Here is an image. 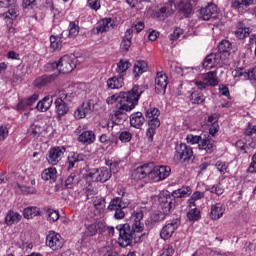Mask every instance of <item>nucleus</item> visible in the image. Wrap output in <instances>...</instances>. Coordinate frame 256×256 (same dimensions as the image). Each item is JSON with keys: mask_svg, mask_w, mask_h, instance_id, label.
I'll return each instance as SVG.
<instances>
[{"mask_svg": "<svg viewBox=\"0 0 256 256\" xmlns=\"http://www.w3.org/2000/svg\"><path fill=\"white\" fill-rule=\"evenodd\" d=\"M143 87L134 85L130 91L113 94L106 99L107 105L116 104L115 116L123 115L128 111H133L139 105V99L143 95Z\"/></svg>", "mask_w": 256, "mask_h": 256, "instance_id": "f257e3e1", "label": "nucleus"}, {"mask_svg": "<svg viewBox=\"0 0 256 256\" xmlns=\"http://www.w3.org/2000/svg\"><path fill=\"white\" fill-rule=\"evenodd\" d=\"M131 224H119L116 226V231L119 233L118 237V245L120 247H129L131 243H133V239L139 237L143 239L147 237L149 233L144 232L141 235H137V233H141L143 229H145V224H143V211H136L131 216Z\"/></svg>", "mask_w": 256, "mask_h": 256, "instance_id": "f03ea898", "label": "nucleus"}, {"mask_svg": "<svg viewBox=\"0 0 256 256\" xmlns=\"http://www.w3.org/2000/svg\"><path fill=\"white\" fill-rule=\"evenodd\" d=\"M175 11H178L183 17H189L193 13V5L190 0H168L162 7L155 11V17L157 19H165L169 15H173Z\"/></svg>", "mask_w": 256, "mask_h": 256, "instance_id": "7ed1b4c3", "label": "nucleus"}, {"mask_svg": "<svg viewBox=\"0 0 256 256\" xmlns=\"http://www.w3.org/2000/svg\"><path fill=\"white\" fill-rule=\"evenodd\" d=\"M175 199L171 196H165L163 194H160L158 196V202L160 205L161 211H157L152 216V220L154 223H159V221H165L166 215H169L171 213V209L175 207Z\"/></svg>", "mask_w": 256, "mask_h": 256, "instance_id": "20e7f679", "label": "nucleus"}, {"mask_svg": "<svg viewBox=\"0 0 256 256\" xmlns=\"http://www.w3.org/2000/svg\"><path fill=\"white\" fill-rule=\"evenodd\" d=\"M69 103H71V94L65 90H59L54 101L57 119H63L69 113Z\"/></svg>", "mask_w": 256, "mask_h": 256, "instance_id": "39448f33", "label": "nucleus"}, {"mask_svg": "<svg viewBox=\"0 0 256 256\" xmlns=\"http://www.w3.org/2000/svg\"><path fill=\"white\" fill-rule=\"evenodd\" d=\"M193 159H195V156H193V148L191 146L185 143L176 144L174 161L180 165H189V163L193 162Z\"/></svg>", "mask_w": 256, "mask_h": 256, "instance_id": "423d86ee", "label": "nucleus"}, {"mask_svg": "<svg viewBox=\"0 0 256 256\" xmlns=\"http://www.w3.org/2000/svg\"><path fill=\"white\" fill-rule=\"evenodd\" d=\"M75 67V62L69 55L62 56L58 62L48 63V69H52V71L57 69L58 73H63V75L71 73Z\"/></svg>", "mask_w": 256, "mask_h": 256, "instance_id": "0eeeda50", "label": "nucleus"}, {"mask_svg": "<svg viewBox=\"0 0 256 256\" xmlns=\"http://www.w3.org/2000/svg\"><path fill=\"white\" fill-rule=\"evenodd\" d=\"M234 35L237 39L240 41H243V39H247V37H250V43H255L256 45V35L251 33V28L247 27L244 22H238L236 24V30L234 31ZM255 55H256V46H255Z\"/></svg>", "mask_w": 256, "mask_h": 256, "instance_id": "6e6552de", "label": "nucleus"}, {"mask_svg": "<svg viewBox=\"0 0 256 256\" xmlns=\"http://www.w3.org/2000/svg\"><path fill=\"white\" fill-rule=\"evenodd\" d=\"M66 151L67 148L65 146H55L50 148L46 157L49 165H58L61 159H63Z\"/></svg>", "mask_w": 256, "mask_h": 256, "instance_id": "1a4fd4ad", "label": "nucleus"}, {"mask_svg": "<svg viewBox=\"0 0 256 256\" xmlns=\"http://www.w3.org/2000/svg\"><path fill=\"white\" fill-rule=\"evenodd\" d=\"M7 7H9L8 11L3 13L2 16L4 19L15 21L19 16V8L17 7V4H11V0H0V9H7Z\"/></svg>", "mask_w": 256, "mask_h": 256, "instance_id": "9d476101", "label": "nucleus"}, {"mask_svg": "<svg viewBox=\"0 0 256 256\" xmlns=\"http://www.w3.org/2000/svg\"><path fill=\"white\" fill-rule=\"evenodd\" d=\"M153 173V162L143 164L139 167H137L135 170L132 172V179L134 181H141V179H145V177H150L152 176Z\"/></svg>", "mask_w": 256, "mask_h": 256, "instance_id": "9b49d317", "label": "nucleus"}, {"mask_svg": "<svg viewBox=\"0 0 256 256\" xmlns=\"http://www.w3.org/2000/svg\"><path fill=\"white\" fill-rule=\"evenodd\" d=\"M223 63H225V58L223 55H221V53L216 52L208 54L204 58L202 67H204V69H213V67H217V65H223Z\"/></svg>", "mask_w": 256, "mask_h": 256, "instance_id": "f8f14e48", "label": "nucleus"}, {"mask_svg": "<svg viewBox=\"0 0 256 256\" xmlns=\"http://www.w3.org/2000/svg\"><path fill=\"white\" fill-rule=\"evenodd\" d=\"M181 225V220L173 219L168 222L165 226L162 227L160 231V239L167 241V239H171L173 237V233H175L176 229H179Z\"/></svg>", "mask_w": 256, "mask_h": 256, "instance_id": "ddd939ff", "label": "nucleus"}, {"mask_svg": "<svg viewBox=\"0 0 256 256\" xmlns=\"http://www.w3.org/2000/svg\"><path fill=\"white\" fill-rule=\"evenodd\" d=\"M219 15V9L217 8V5L211 3L208 4L206 7H202L199 10V18L202 19V21H211V19H217Z\"/></svg>", "mask_w": 256, "mask_h": 256, "instance_id": "4468645a", "label": "nucleus"}, {"mask_svg": "<svg viewBox=\"0 0 256 256\" xmlns=\"http://www.w3.org/2000/svg\"><path fill=\"white\" fill-rule=\"evenodd\" d=\"M90 177L99 183H105L111 179V171L107 167H100L91 170Z\"/></svg>", "mask_w": 256, "mask_h": 256, "instance_id": "2eb2a0df", "label": "nucleus"}, {"mask_svg": "<svg viewBox=\"0 0 256 256\" xmlns=\"http://www.w3.org/2000/svg\"><path fill=\"white\" fill-rule=\"evenodd\" d=\"M46 245L52 249V251H57L63 247V238L61 234L50 231L46 236Z\"/></svg>", "mask_w": 256, "mask_h": 256, "instance_id": "dca6fc26", "label": "nucleus"}, {"mask_svg": "<svg viewBox=\"0 0 256 256\" xmlns=\"http://www.w3.org/2000/svg\"><path fill=\"white\" fill-rule=\"evenodd\" d=\"M170 174V166H155V163H153L151 179L154 181H163V179H167Z\"/></svg>", "mask_w": 256, "mask_h": 256, "instance_id": "f3484780", "label": "nucleus"}, {"mask_svg": "<svg viewBox=\"0 0 256 256\" xmlns=\"http://www.w3.org/2000/svg\"><path fill=\"white\" fill-rule=\"evenodd\" d=\"M167 74L165 72H158L155 78V93L157 95H165L167 91Z\"/></svg>", "mask_w": 256, "mask_h": 256, "instance_id": "a211bd4d", "label": "nucleus"}, {"mask_svg": "<svg viewBox=\"0 0 256 256\" xmlns=\"http://www.w3.org/2000/svg\"><path fill=\"white\" fill-rule=\"evenodd\" d=\"M198 149L208 154L213 153L215 151V140L209 134H202Z\"/></svg>", "mask_w": 256, "mask_h": 256, "instance_id": "6ab92c4d", "label": "nucleus"}, {"mask_svg": "<svg viewBox=\"0 0 256 256\" xmlns=\"http://www.w3.org/2000/svg\"><path fill=\"white\" fill-rule=\"evenodd\" d=\"M95 107V104L93 103V100H88L87 102H83L81 106L77 108V110L74 112L75 119H85L91 111H93V108Z\"/></svg>", "mask_w": 256, "mask_h": 256, "instance_id": "aec40b11", "label": "nucleus"}, {"mask_svg": "<svg viewBox=\"0 0 256 256\" xmlns=\"http://www.w3.org/2000/svg\"><path fill=\"white\" fill-rule=\"evenodd\" d=\"M86 155L83 153H78V152H70L67 157V169L68 171H71V169H75L81 161H85Z\"/></svg>", "mask_w": 256, "mask_h": 256, "instance_id": "412c9836", "label": "nucleus"}, {"mask_svg": "<svg viewBox=\"0 0 256 256\" xmlns=\"http://www.w3.org/2000/svg\"><path fill=\"white\" fill-rule=\"evenodd\" d=\"M130 203H131V201L129 199L114 197L110 201L107 209L109 211H115L117 209H127L129 207Z\"/></svg>", "mask_w": 256, "mask_h": 256, "instance_id": "4be33fe9", "label": "nucleus"}, {"mask_svg": "<svg viewBox=\"0 0 256 256\" xmlns=\"http://www.w3.org/2000/svg\"><path fill=\"white\" fill-rule=\"evenodd\" d=\"M55 79H57V74L42 75L34 80L33 85L37 89H43V87H47V85L53 83Z\"/></svg>", "mask_w": 256, "mask_h": 256, "instance_id": "5701e85b", "label": "nucleus"}, {"mask_svg": "<svg viewBox=\"0 0 256 256\" xmlns=\"http://www.w3.org/2000/svg\"><path fill=\"white\" fill-rule=\"evenodd\" d=\"M123 85H125V78L123 77V74H118L106 81L107 89H121Z\"/></svg>", "mask_w": 256, "mask_h": 256, "instance_id": "b1692460", "label": "nucleus"}, {"mask_svg": "<svg viewBox=\"0 0 256 256\" xmlns=\"http://www.w3.org/2000/svg\"><path fill=\"white\" fill-rule=\"evenodd\" d=\"M225 214V205L221 202H218L211 206L210 217L213 221H217L223 217Z\"/></svg>", "mask_w": 256, "mask_h": 256, "instance_id": "393cba45", "label": "nucleus"}, {"mask_svg": "<svg viewBox=\"0 0 256 256\" xmlns=\"http://www.w3.org/2000/svg\"><path fill=\"white\" fill-rule=\"evenodd\" d=\"M206 125L209 127V133L215 136L219 132V116L217 114H212L206 120Z\"/></svg>", "mask_w": 256, "mask_h": 256, "instance_id": "a878e982", "label": "nucleus"}, {"mask_svg": "<svg viewBox=\"0 0 256 256\" xmlns=\"http://www.w3.org/2000/svg\"><path fill=\"white\" fill-rule=\"evenodd\" d=\"M64 38H65V32H62L60 35H51L50 51H60L61 47H63Z\"/></svg>", "mask_w": 256, "mask_h": 256, "instance_id": "bb28decb", "label": "nucleus"}, {"mask_svg": "<svg viewBox=\"0 0 256 256\" xmlns=\"http://www.w3.org/2000/svg\"><path fill=\"white\" fill-rule=\"evenodd\" d=\"M236 77H244V79H249V81L256 87V67L250 70H237Z\"/></svg>", "mask_w": 256, "mask_h": 256, "instance_id": "cd10ccee", "label": "nucleus"}, {"mask_svg": "<svg viewBox=\"0 0 256 256\" xmlns=\"http://www.w3.org/2000/svg\"><path fill=\"white\" fill-rule=\"evenodd\" d=\"M145 123V116L141 112H134L130 115V125L134 129H141Z\"/></svg>", "mask_w": 256, "mask_h": 256, "instance_id": "c85d7f7f", "label": "nucleus"}, {"mask_svg": "<svg viewBox=\"0 0 256 256\" xmlns=\"http://www.w3.org/2000/svg\"><path fill=\"white\" fill-rule=\"evenodd\" d=\"M79 143L82 145H92L95 143V132L91 130H85L78 136Z\"/></svg>", "mask_w": 256, "mask_h": 256, "instance_id": "c756f323", "label": "nucleus"}, {"mask_svg": "<svg viewBox=\"0 0 256 256\" xmlns=\"http://www.w3.org/2000/svg\"><path fill=\"white\" fill-rule=\"evenodd\" d=\"M51 105H53V96L48 95L37 103L36 109L40 111V113H45L51 109Z\"/></svg>", "mask_w": 256, "mask_h": 256, "instance_id": "7c9ffc66", "label": "nucleus"}, {"mask_svg": "<svg viewBox=\"0 0 256 256\" xmlns=\"http://www.w3.org/2000/svg\"><path fill=\"white\" fill-rule=\"evenodd\" d=\"M202 79L210 87H217V85H219V78L217 77V70L210 71L208 73L203 74Z\"/></svg>", "mask_w": 256, "mask_h": 256, "instance_id": "2f4dec72", "label": "nucleus"}, {"mask_svg": "<svg viewBox=\"0 0 256 256\" xmlns=\"http://www.w3.org/2000/svg\"><path fill=\"white\" fill-rule=\"evenodd\" d=\"M105 198L96 196L93 198L94 213L95 215H103L105 213Z\"/></svg>", "mask_w": 256, "mask_h": 256, "instance_id": "473e14b6", "label": "nucleus"}, {"mask_svg": "<svg viewBox=\"0 0 256 256\" xmlns=\"http://www.w3.org/2000/svg\"><path fill=\"white\" fill-rule=\"evenodd\" d=\"M12 187L16 193H21L22 195H33L36 193L35 187L21 185L17 182L12 183Z\"/></svg>", "mask_w": 256, "mask_h": 256, "instance_id": "72a5a7b5", "label": "nucleus"}, {"mask_svg": "<svg viewBox=\"0 0 256 256\" xmlns=\"http://www.w3.org/2000/svg\"><path fill=\"white\" fill-rule=\"evenodd\" d=\"M149 64L145 60H138L134 64L133 73L134 77H141L147 71Z\"/></svg>", "mask_w": 256, "mask_h": 256, "instance_id": "f704fd0d", "label": "nucleus"}, {"mask_svg": "<svg viewBox=\"0 0 256 256\" xmlns=\"http://www.w3.org/2000/svg\"><path fill=\"white\" fill-rule=\"evenodd\" d=\"M106 229H107V226H105V223L97 222L94 224H90L88 226V233L91 237H93V235H97V233L99 234L105 233Z\"/></svg>", "mask_w": 256, "mask_h": 256, "instance_id": "c9c22d12", "label": "nucleus"}, {"mask_svg": "<svg viewBox=\"0 0 256 256\" xmlns=\"http://www.w3.org/2000/svg\"><path fill=\"white\" fill-rule=\"evenodd\" d=\"M192 193L191 187L182 186L181 188L174 190L172 192L173 199H183L189 197Z\"/></svg>", "mask_w": 256, "mask_h": 256, "instance_id": "e433bc0d", "label": "nucleus"}, {"mask_svg": "<svg viewBox=\"0 0 256 256\" xmlns=\"http://www.w3.org/2000/svg\"><path fill=\"white\" fill-rule=\"evenodd\" d=\"M111 27H113V19L104 18L98 23L96 31L97 33H106V31H109Z\"/></svg>", "mask_w": 256, "mask_h": 256, "instance_id": "4c0bfd02", "label": "nucleus"}, {"mask_svg": "<svg viewBox=\"0 0 256 256\" xmlns=\"http://www.w3.org/2000/svg\"><path fill=\"white\" fill-rule=\"evenodd\" d=\"M254 1L255 0H232L231 7L232 9H238V11H244V9H247V7H251Z\"/></svg>", "mask_w": 256, "mask_h": 256, "instance_id": "58836bf2", "label": "nucleus"}, {"mask_svg": "<svg viewBox=\"0 0 256 256\" xmlns=\"http://www.w3.org/2000/svg\"><path fill=\"white\" fill-rule=\"evenodd\" d=\"M233 47V44H231L229 42V40H222L219 44H218V52L220 53V55H222V57H229V51H231V48Z\"/></svg>", "mask_w": 256, "mask_h": 256, "instance_id": "ea45409f", "label": "nucleus"}, {"mask_svg": "<svg viewBox=\"0 0 256 256\" xmlns=\"http://www.w3.org/2000/svg\"><path fill=\"white\" fill-rule=\"evenodd\" d=\"M133 39V30L132 29H127L125 32V35L123 37V40L120 44L121 49L123 51H129L131 47V40Z\"/></svg>", "mask_w": 256, "mask_h": 256, "instance_id": "a19ab883", "label": "nucleus"}, {"mask_svg": "<svg viewBox=\"0 0 256 256\" xmlns=\"http://www.w3.org/2000/svg\"><path fill=\"white\" fill-rule=\"evenodd\" d=\"M80 181H81V176H79L77 172L71 173L65 180V188L73 189V187H75V185H78Z\"/></svg>", "mask_w": 256, "mask_h": 256, "instance_id": "79ce46f5", "label": "nucleus"}, {"mask_svg": "<svg viewBox=\"0 0 256 256\" xmlns=\"http://www.w3.org/2000/svg\"><path fill=\"white\" fill-rule=\"evenodd\" d=\"M41 177L43 181H55L57 179V169L53 167L47 168L42 172Z\"/></svg>", "mask_w": 256, "mask_h": 256, "instance_id": "37998d69", "label": "nucleus"}, {"mask_svg": "<svg viewBox=\"0 0 256 256\" xmlns=\"http://www.w3.org/2000/svg\"><path fill=\"white\" fill-rule=\"evenodd\" d=\"M42 133L43 127H41L39 124H31L28 128V135L32 137V139H39Z\"/></svg>", "mask_w": 256, "mask_h": 256, "instance_id": "c03bdc74", "label": "nucleus"}, {"mask_svg": "<svg viewBox=\"0 0 256 256\" xmlns=\"http://www.w3.org/2000/svg\"><path fill=\"white\" fill-rule=\"evenodd\" d=\"M21 221V214L15 211H9L5 217V223L7 225H15Z\"/></svg>", "mask_w": 256, "mask_h": 256, "instance_id": "a18cd8bd", "label": "nucleus"}, {"mask_svg": "<svg viewBox=\"0 0 256 256\" xmlns=\"http://www.w3.org/2000/svg\"><path fill=\"white\" fill-rule=\"evenodd\" d=\"M63 33L64 36L66 35L67 37H77V35H79V22H70L68 32L63 31Z\"/></svg>", "mask_w": 256, "mask_h": 256, "instance_id": "49530a36", "label": "nucleus"}, {"mask_svg": "<svg viewBox=\"0 0 256 256\" xmlns=\"http://www.w3.org/2000/svg\"><path fill=\"white\" fill-rule=\"evenodd\" d=\"M190 101L194 105H201V103L205 102V96L201 91H194L190 95Z\"/></svg>", "mask_w": 256, "mask_h": 256, "instance_id": "de8ad7c7", "label": "nucleus"}, {"mask_svg": "<svg viewBox=\"0 0 256 256\" xmlns=\"http://www.w3.org/2000/svg\"><path fill=\"white\" fill-rule=\"evenodd\" d=\"M37 215H39V208L35 206L27 207L23 211L24 219H33V217H37Z\"/></svg>", "mask_w": 256, "mask_h": 256, "instance_id": "09e8293b", "label": "nucleus"}, {"mask_svg": "<svg viewBox=\"0 0 256 256\" xmlns=\"http://www.w3.org/2000/svg\"><path fill=\"white\" fill-rule=\"evenodd\" d=\"M129 67H131V62H129V60L122 59L117 63L116 73L123 75V73L129 69Z\"/></svg>", "mask_w": 256, "mask_h": 256, "instance_id": "8fccbe9b", "label": "nucleus"}, {"mask_svg": "<svg viewBox=\"0 0 256 256\" xmlns=\"http://www.w3.org/2000/svg\"><path fill=\"white\" fill-rule=\"evenodd\" d=\"M206 191H210L211 193H214L215 195H223L225 193V189L221 184H214V185H208L206 186Z\"/></svg>", "mask_w": 256, "mask_h": 256, "instance_id": "3c124183", "label": "nucleus"}, {"mask_svg": "<svg viewBox=\"0 0 256 256\" xmlns=\"http://www.w3.org/2000/svg\"><path fill=\"white\" fill-rule=\"evenodd\" d=\"M202 138H203V134H200V135L188 134L186 136V142L189 143L190 145H199Z\"/></svg>", "mask_w": 256, "mask_h": 256, "instance_id": "603ef678", "label": "nucleus"}, {"mask_svg": "<svg viewBox=\"0 0 256 256\" xmlns=\"http://www.w3.org/2000/svg\"><path fill=\"white\" fill-rule=\"evenodd\" d=\"M119 161L118 160H113V159H106L105 160V165H107V167H110V173H117L118 169H119Z\"/></svg>", "mask_w": 256, "mask_h": 256, "instance_id": "864d4df0", "label": "nucleus"}, {"mask_svg": "<svg viewBox=\"0 0 256 256\" xmlns=\"http://www.w3.org/2000/svg\"><path fill=\"white\" fill-rule=\"evenodd\" d=\"M187 217L189 221H199L201 219V210L193 208L187 213Z\"/></svg>", "mask_w": 256, "mask_h": 256, "instance_id": "5fc2aeb1", "label": "nucleus"}, {"mask_svg": "<svg viewBox=\"0 0 256 256\" xmlns=\"http://www.w3.org/2000/svg\"><path fill=\"white\" fill-rule=\"evenodd\" d=\"M215 167L217 168V171L221 175H225V173H229V163L223 162V161H217L215 164Z\"/></svg>", "mask_w": 256, "mask_h": 256, "instance_id": "6e6d98bb", "label": "nucleus"}, {"mask_svg": "<svg viewBox=\"0 0 256 256\" xmlns=\"http://www.w3.org/2000/svg\"><path fill=\"white\" fill-rule=\"evenodd\" d=\"M46 213L49 221H52V223L59 221V211L49 208Z\"/></svg>", "mask_w": 256, "mask_h": 256, "instance_id": "4d7b16f0", "label": "nucleus"}, {"mask_svg": "<svg viewBox=\"0 0 256 256\" xmlns=\"http://www.w3.org/2000/svg\"><path fill=\"white\" fill-rule=\"evenodd\" d=\"M159 115H161V112H160L159 109H157V108H149V109L146 111V114H145V116H146L148 119H155V118H158Z\"/></svg>", "mask_w": 256, "mask_h": 256, "instance_id": "13d9d810", "label": "nucleus"}, {"mask_svg": "<svg viewBox=\"0 0 256 256\" xmlns=\"http://www.w3.org/2000/svg\"><path fill=\"white\" fill-rule=\"evenodd\" d=\"M119 139L122 143H129L133 139V134L129 131H122L119 135Z\"/></svg>", "mask_w": 256, "mask_h": 256, "instance_id": "bf43d9fd", "label": "nucleus"}, {"mask_svg": "<svg viewBox=\"0 0 256 256\" xmlns=\"http://www.w3.org/2000/svg\"><path fill=\"white\" fill-rule=\"evenodd\" d=\"M88 7L93 9V11H99L101 9V1L100 0H88Z\"/></svg>", "mask_w": 256, "mask_h": 256, "instance_id": "052dcab7", "label": "nucleus"}, {"mask_svg": "<svg viewBox=\"0 0 256 256\" xmlns=\"http://www.w3.org/2000/svg\"><path fill=\"white\" fill-rule=\"evenodd\" d=\"M148 125H149V128L150 129H158V127H161V120H159V117L158 118H151L149 121H148Z\"/></svg>", "mask_w": 256, "mask_h": 256, "instance_id": "680f3d73", "label": "nucleus"}, {"mask_svg": "<svg viewBox=\"0 0 256 256\" xmlns=\"http://www.w3.org/2000/svg\"><path fill=\"white\" fill-rule=\"evenodd\" d=\"M26 100L27 105H29V107H33L37 101H39V94L34 93L33 95H31L30 97H28Z\"/></svg>", "mask_w": 256, "mask_h": 256, "instance_id": "e2e57ef3", "label": "nucleus"}, {"mask_svg": "<svg viewBox=\"0 0 256 256\" xmlns=\"http://www.w3.org/2000/svg\"><path fill=\"white\" fill-rule=\"evenodd\" d=\"M174 254L175 249L171 245L167 244L164 246L161 256H173Z\"/></svg>", "mask_w": 256, "mask_h": 256, "instance_id": "0e129e2a", "label": "nucleus"}, {"mask_svg": "<svg viewBox=\"0 0 256 256\" xmlns=\"http://www.w3.org/2000/svg\"><path fill=\"white\" fill-rule=\"evenodd\" d=\"M181 35H183V29L175 28L173 33L169 36L170 41H177V39H179V37H181Z\"/></svg>", "mask_w": 256, "mask_h": 256, "instance_id": "69168bd1", "label": "nucleus"}, {"mask_svg": "<svg viewBox=\"0 0 256 256\" xmlns=\"http://www.w3.org/2000/svg\"><path fill=\"white\" fill-rule=\"evenodd\" d=\"M37 5V0H23L22 7L23 9H33Z\"/></svg>", "mask_w": 256, "mask_h": 256, "instance_id": "338daca9", "label": "nucleus"}, {"mask_svg": "<svg viewBox=\"0 0 256 256\" xmlns=\"http://www.w3.org/2000/svg\"><path fill=\"white\" fill-rule=\"evenodd\" d=\"M27 109H33V108H31V106H29V104H27L26 100H21L17 104V110L18 111H27Z\"/></svg>", "mask_w": 256, "mask_h": 256, "instance_id": "774afa93", "label": "nucleus"}]
</instances>
